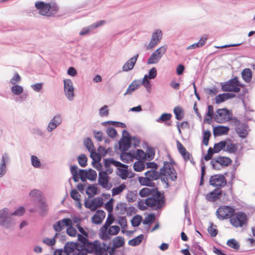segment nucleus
Here are the masks:
<instances>
[{
    "mask_svg": "<svg viewBox=\"0 0 255 255\" xmlns=\"http://www.w3.org/2000/svg\"><path fill=\"white\" fill-rule=\"evenodd\" d=\"M172 161H164L163 167L159 172L156 170L150 169L145 173V176H147L152 181L157 180L161 175L165 182L169 180L175 181L177 179V173L173 166Z\"/></svg>",
    "mask_w": 255,
    "mask_h": 255,
    "instance_id": "f257e3e1",
    "label": "nucleus"
},
{
    "mask_svg": "<svg viewBox=\"0 0 255 255\" xmlns=\"http://www.w3.org/2000/svg\"><path fill=\"white\" fill-rule=\"evenodd\" d=\"M21 81V77L15 72L9 81V89L12 94L16 96L14 100L16 103H22L25 101L28 95L24 93V87L18 84Z\"/></svg>",
    "mask_w": 255,
    "mask_h": 255,
    "instance_id": "f03ea898",
    "label": "nucleus"
},
{
    "mask_svg": "<svg viewBox=\"0 0 255 255\" xmlns=\"http://www.w3.org/2000/svg\"><path fill=\"white\" fill-rule=\"evenodd\" d=\"M87 252L93 253L95 255H105L107 253L106 244L101 243L99 241L90 242L89 241L83 245Z\"/></svg>",
    "mask_w": 255,
    "mask_h": 255,
    "instance_id": "7ed1b4c3",
    "label": "nucleus"
},
{
    "mask_svg": "<svg viewBox=\"0 0 255 255\" xmlns=\"http://www.w3.org/2000/svg\"><path fill=\"white\" fill-rule=\"evenodd\" d=\"M36 8L39 10V13L42 15L51 16L56 13L58 7L55 5H50L42 1H37L35 3Z\"/></svg>",
    "mask_w": 255,
    "mask_h": 255,
    "instance_id": "20e7f679",
    "label": "nucleus"
},
{
    "mask_svg": "<svg viewBox=\"0 0 255 255\" xmlns=\"http://www.w3.org/2000/svg\"><path fill=\"white\" fill-rule=\"evenodd\" d=\"M144 156L145 152L141 149L132 150L129 152H123L121 159L124 162L128 163L134 159L141 160Z\"/></svg>",
    "mask_w": 255,
    "mask_h": 255,
    "instance_id": "39448f33",
    "label": "nucleus"
},
{
    "mask_svg": "<svg viewBox=\"0 0 255 255\" xmlns=\"http://www.w3.org/2000/svg\"><path fill=\"white\" fill-rule=\"evenodd\" d=\"M167 50V46L162 45L154 50L147 60L146 63L148 65H153L159 62L163 56L165 54Z\"/></svg>",
    "mask_w": 255,
    "mask_h": 255,
    "instance_id": "423d86ee",
    "label": "nucleus"
},
{
    "mask_svg": "<svg viewBox=\"0 0 255 255\" xmlns=\"http://www.w3.org/2000/svg\"><path fill=\"white\" fill-rule=\"evenodd\" d=\"M14 225L12 212L8 208L0 210V225L6 229H10Z\"/></svg>",
    "mask_w": 255,
    "mask_h": 255,
    "instance_id": "0eeeda50",
    "label": "nucleus"
},
{
    "mask_svg": "<svg viewBox=\"0 0 255 255\" xmlns=\"http://www.w3.org/2000/svg\"><path fill=\"white\" fill-rule=\"evenodd\" d=\"M221 89L223 91L234 92L238 93L240 91L241 88L243 87V84L239 81L238 78L235 77L227 82L221 83Z\"/></svg>",
    "mask_w": 255,
    "mask_h": 255,
    "instance_id": "6e6552de",
    "label": "nucleus"
},
{
    "mask_svg": "<svg viewBox=\"0 0 255 255\" xmlns=\"http://www.w3.org/2000/svg\"><path fill=\"white\" fill-rule=\"evenodd\" d=\"M162 30L160 28L154 29L151 33L149 43L145 45L146 50H149L155 47L161 41L163 37Z\"/></svg>",
    "mask_w": 255,
    "mask_h": 255,
    "instance_id": "1a4fd4ad",
    "label": "nucleus"
},
{
    "mask_svg": "<svg viewBox=\"0 0 255 255\" xmlns=\"http://www.w3.org/2000/svg\"><path fill=\"white\" fill-rule=\"evenodd\" d=\"M247 215L242 212L234 213L231 217L230 222L231 224L235 228L242 227L247 223Z\"/></svg>",
    "mask_w": 255,
    "mask_h": 255,
    "instance_id": "9d476101",
    "label": "nucleus"
},
{
    "mask_svg": "<svg viewBox=\"0 0 255 255\" xmlns=\"http://www.w3.org/2000/svg\"><path fill=\"white\" fill-rule=\"evenodd\" d=\"M113 164L114 166L118 167L117 174L123 179H126L128 177L129 173L128 172V166L117 161L113 158H110L106 161V165Z\"/></svg>",
    "mask_w": 255,
    "mask_h": 255,
    "instance_id": "9b49d317",
    "label": "nucleus"
},
{
    "mask_svg": "<svg viewBox=\"0 0 255 255\" xmlns=\"http://www.w3.org/2000/svg\"><path fill=\"white\" fill-rule=\"evenodd\" d=\"M232 124L235 126V130L239 137L245 138L248 136L250 129L247 124L241 123L236 118L233 119Z\"/></svg>",
    "mask_w": 255,
    "mask_h": 255,
    "instance_id": "f8f14e48",
    "label": "nucleus"
},
{
    "mask_svg": "<svg viewBox=\"0 0 255 255\" xmlns=\"http://www.w3.org/2000/svg\"><path fill=\"white\" fill-rule=\"evenodd\" d=\"M75 88L72 81L70 79L63 80V91L67 100L72 102L75 98Z\"/></svg>",
    "mask_w": 255,
    "mask_h": 255,
    "instance_id": "ddd939ff",
    "label": "nucleus"
},
{
    "mask_svg": "<svg viewBox=\"0 0 255 255\" xmlns=\"http://www.w3.org/2000/svg\"><path fill=\"white\" fill-rule=\"evenodd\" d=\"M235 212L234 207L221 206L216 211V216L220 220H225L231 218Z\"/></svg>",
    "mask_w": 255,
    "mask_h": 255,
    "instance_id": "4468645a",
    "label": "nucleus"
},
{
    "mask_svg": "<svg viewBox=\"0 0 255 255\" xmlns=\"http://www.w3.org/2000/svg\"><path fill=\"white\" fill-rule=\"evenodd\" d=\"M214 118L217 123H225L231 119L232 115L226 108L219 109L216 112Z\"/></svg>",
    "mask_w": 255,
    "mask_h": 255,
    "instance_id": "2eb2a0df",
    "label": "nucleus"
},
{
    "mask_svg": "<svg viewBox=\"0 0 255 255\" xmlns=\"http://www.w3.org/2000/svg\"><path fill=\"white\" fill-rule=\"evenodd\" d=\"M64 250L69 255H80L84 251L82 250V246L74 242H70L66 244Z\"/></svg>",
    "mask_w": 255,
    "mask_h": 255,
    "instance_id": "dca6fc26",
    "label": "nucleus"
},
{
    "mask_svg": "<svg viewBox=\"0 0 255 255\" xmlns=\"http://www.w3.org/2000/svg\"><path fill=\"white\" fill-rule=\"evenodd\" d=\"M147 202L148 204V207H151L154 209H159L164 205V198L158 192L155 197L148 198L147 199Z\"/></svg>",
    "mask_w": 255,
    "mask_h": 255,
    "instance_id": "f3484780",
    "label": "nucleus"
},
{
    "mask_svg": "<svg viewBox=\"0 0 255 255\" xmlns=\"http://www.w3.org/2000/svg\"><path fill=\"white\" fill-rule=\"evenodd\" d=\"M10 163L9 154L7 153L2 154L0 159V178L3 177L6 174Z\"/></svg>",
    "mask_w": 255,
    "mask_h": 255,
    "instance_id": "a211bd4d",
    "label": "nucleus"
},
{
    "mask_svg": "<svg viewBox=\"0 0 255 255\" xmlns=\"http://www.w3.org/2000/svg\"><path fill=\"white\" fill-rule=\"evenodd\" d=\"M114 221V219L113 216L111 214H109L106 223L100 230V237L102 240L107 241L110 239V237H108L106 232V230H108V228L113 223Z\"/></svg>",
    "mask_w": 255,
    "mask_h": 255,
    "instance_id": "6ab92c4d",
    "label": "nucleus"
},
{
    "mask_svg": "<svg viewBox=\"0 0 255 255\" xmlns=\"http://www.w3.org/2000/svg\"><path fill=\"white\" fill-rule=\"evenodd\" d=\"M210 184L215 187H222L226 185V179L222 174H216L212 176L209 180Z\"/></svg>",
    "mask_w": 255,
    "mask_h": 255,
    "instance_id": "aec40b11",
    "label": "nucleus"
},
{
    "mask_svg": "<svg viewBox=\"0 0 255 255\" xmlns=\"http://www.w3.org/2000/svg\"><path fill=\"white\" fill-rule=\"evenodd\" d=\"M103 204V199L100 197L86 200L84 202L85 207L93 211H95L98 208L101 207Z\"/></svg>",
    "mask_w": 255,
    "mask_h": 255,
    "instance_id": "412c9836",
    "label": "nucleus"
},
{
    "mask_svg": "<svg viewBox=\"0 0 255 255\" xmlns=\"http://www.w3.org/2000/svg\"><path fill=\"white\" fill-rule=\"evenodd\" d=\"M106 23V21L104 20L96 21L91 25L82 28L79 32V35L81 36L87 35L95 29L103 26Z\"/></svg>",
    "mask_w": 255,
    "mask_h": 255,
    "instance_id": "4be33fe9",
    "label": "nucleus"
},
{
    "mask_svg": "<svg viewBox=\"0 0 255 255\" xmlns=\"http://www.w3.org/2000/svg\"><path fill=\"white\" fill-rule=\"evenodd\" d=\"M79 176L82 181H85L86 179L94 181L97 178V174L96 171L92 169L88 170L81 169L79 171Z\"/></svg>",
    "mask_w": 255,
    "mask_h": 255,
    "instance_id": "5701e85b",
    "label": "nucleus"
},
{
    "mask_svg": "<svg viewBox=\"0 0 255 255\" xmlns=\"http://www.w3.org/2000/svg\"><path fill=\"white\" fill-rule=\"evenodd\" d=\"M29 197L30 200L34 204L45 198L42 191L37 189L31 190L29 193Z\"/></svg>",
    "mask_w": 255,
    "mask_h": 255,
    "instance_id": "b1692460",
    "label": "nucleus"
},
{
    "mask_svg": "<svg viewBox=\"0 0 255 255\" xmlns=\"http://www.w3.org/2000/svg\"><path fill=\"white\" fill-rule=\"evenodd\" d=\"M232 162L230 158L226 157H220L216 160H213L211 161V163L214 169H219L218 165L221 166H227L229 165Z\"/></svg>",
    "mask_w": 255,
    "mask_h": 255,
    "instance_id": "393cba45",
    "label": "nucleus"
},
{
    "mask_svg": "<svg viewBox=\"0 0 255 255\" xmlns=\"http://www.w3.org/2000/svg\"><path fill=\"white\" fill-rule=\"evenodd\" d=\"M98 183L102 187L106 189L111 188L109 184V177L106 171H100L99 173Z\"/></svg>",
    "mask_w": 255,
    "mask_h": 255,
    "instance_id": "a878e982",
    "label": "nucleus"
},
{
    "mask_svg": "<svg viewBox=\"0 0 255 255\" xmlns=\"http://www.w3.org/2000/svg\"><path fill=\"white\" fill-rule=\"evenodd\" d=\"M76 227L78 230L80 234H78V240L83 245L84 244L86 243L88 240V237L89 236L88 232L87 231L86 229H84L80 225H75Z\"/></svg>",
    "mask_w": 255,
    "mask_h": 255,
    "instance_id": "bb28decb",
    "label": "nucleus"
},
{
    "mask_svg": "<svg viewBox=\"0 0 255 255\" xmlns=\"http://www.w3.org/2000/svg\"><path fill=\"white\" fill-rule=\"evenodd\" d=\"M222 191L220 189H215L210 193L205 195V199L209 202H214L220 199Z\"/></svg>",
    "mask_w": 255,
    "mask_h": 255,
    "instance_id": "cd10ccee",
    "label": "nucleus"
},
{
    "mask_svg": "<svg viewBox=\"0 0 255 255\" xmlns=\"http://www.w3.org/2000/svg\"><path fill=\"white\" fill-rule=\"evenodd\" d=\"M225 151L230 153H234L237 151L238 145V143H234L233 141L229 138L225 140Z\"/></svg>",
    "mask_w": 255,
    "mask_h": 255,
    "instance_id": "c85d7f7f",
    "label": "nucleus"
},
{
    "mask_svg": "<svg viewBox=\"0 0 255 255\" xmlns=\"http://www.w3.org/2000/svg\"><path fill=\"white\" fill-rule=\"evenodd\" d=\"M138 57V54H136L128 60L123 66V71L124 72H128L132 70L135 64Z\"/></svg>",
    "mask_w": 255,
    "mask_h": 255,
    "instance_id": "c756f323",
    "label": "nucleus"
},
{
    "mask_svg": "<svg viewBox=\"0 0 255 255\" xmlns=\"http://www.w3.org/2000/svg\"><path fill=\"white\" fill-rule=\"evenodd\" d=\"M70 219L64 218L55 223L53 226V228L56 232H60L64 227H67V226L70 225Z\"/></svg>",
    "mask_w": 255,
    "mask_h": 255,
    "instance_id": "7c9ffc66",
    "label": "nucleus"
},
{
    "mask_svg": "<svg viewBox=\"0 0 255 255\" xmlns=\"http://www.w3.org/2000/svg\"><path fill=\"white\" fill-rule=\"evenodd\" d=\"M36 204L37 205L34 208H30L29 209V211L30 212H34L37 209H39L40 210V214H42L47 211L48 208V205L46 202L45 198L39 201Z\"/></svg>",
    "mask_w": 255,
    "mask_h": 255,
    "instance_id": "2f4dec72",
    "label": "nucleus"
},
{
    "mask_svg": "<svg viewBox=\"0 0 255 255\" xmlns=\"http://www.w3.org/2000/svg\"><path fill=\"white\" fill-rule=\"evenodd\" d=\"M230 128L229 127L218 126L214 128L213 134L215 136L227 135L229 133Z\"/></svg>",
    "mask_w": 255,
    "mask_h": 255,
    "instance_id": "473e14b6",
    "label": "nucleus"
},
{
    "mask_svg": "<svg viewBox=\"0 0 255 255\" xmlns=\"http://www.w3.org/2000/svg\"><path fill=\"white\" fill-rule=\"evenodd\" d=\"M235 94L229 93H225L219 94L215 97V103L217 104H219L229 99H232L235 97Z\"/></svg>",
    "mask_w": 255,
    "mask_h": 255,
    "instance_id": "72a5a7b5",
    "label": "nucleus"
},
{
    "mask_svg": "<svg viewBox=\"0 0 255 255\" xmlns=\"http://www.w3.org/2000/svg\"><path fill=\"white\" fill-rule=\"evenodd\" d=\"M140 86L141 81L140 80H133L128 86L126 93L124 94V95L131 94Z\"/></svg>",
    "mask_w": 255,
    "mask_h": 255,
    "instance_id": "f704fd0d",
    "label": "nucleus"
},
{
    "mask_svg": "<svg viewBox=\"0 0 255 255\" xmlns=\"http://www.w3.org/2000/svg\"><path fill=\"white\" fill-rule=\"evenodd\" d=\"M105 216L106 213L104 211L102 210H98L92 217L93 223L95 224H100L105 218Z\"/></svg>",
    "mask_w": 255,
    "mask_h": 255,
    "instance_id": "c9c22d12",
    "label": "nucleus"
},
{
    "mask_svg": "<svg viewBox=\"0 0 255 255\" xmlns=\"http://www.w3.org/2000/svg\"><path fill=\"white\" fill-rule=\"evenodd\" d=\"M63 121L64 119L62 114L61 113H56L50 120L49 122L57 127H58L63 123Z\"/></svg>",
    "mask_w": 255,
    "mask_h": 255,
    "instance_id": "e433bc0d",
    "label": "nucleus"
},
{
    "mask_svg": "<svg viewBox=\"0 0 255 255\" xmlns=\"http://www.w3.org/2000/svg\"><path fill=\"white\" fill-rule=\"evenodd\" d=\"M208 38L206 36L202 37L199 40L198 42L194 43L186 47L187 50H190L192 49H196L197 48H200L203 46L207 40Z\"/></svg>",
    "mask_w": 255,
    "mask_h": 255,
    "instance_id": "4c0bfd02",
    "label": "nucleus"
},
{
    "mask_svg": "<svg viewBox=\"0 0 255 255\" xmlns=\"http://www.w3.org/2000/svg\"><path fill=\"white\" fill-rule=\"evenodd\" d=\"M242 77L246 83H250L252 79V71L250 68L244 69L241 73Z\"/></svg>",
    "mask_w": 255,
    "mask_h": 255,
    "instance_id": "58836bf2",
    "label": "nucleus"
},
{
    "mask_svg": "<svg viewBox=\"0 0 255 255\" xmlns=\"http://www.w3.org/2000/svg\"><path fill=\"white\" fill-rule=\"evenodd\" d=\"M177 146L179 153L181 154L185 160H187L190 158V154L186 151L185 148L179 141H177Z\"/></svg>",
    "mask_w": 255,
    "mask_h": 255,
    "instance_id": "ea45409f",
    "label": "nucleus"
},
{
    "mask_svg": "<svg viewBox=\"0 0 255 255\" xmlns=\"http://www.w3.org/2000/svg\"><path fill=\"white\" fill-rule=\"evenodd\" d=\"M130 143L131 142L129 138L127 137L123 138L119 141L120 149L122 151L127 150L130 146Z\"/></svg>",
    "mask_w": 255,
    "mask_h": 255,
    "instance_id": "a19ab883",
    "label": "nucleus"
},
{
    "mask_svg": "<svg viewBox=\"0 0 255 255\" xmlns=\"http://www.w3.org/2000/svg\"><path fill=\"white\" fill-rule=\"evenodd\" d=\"M30 161L32 166L35 168H40L42 164L40 159L36 155L30 156Z\"/></svg>",
    "mask_w": 255,
    "mask_h": 255,
    "instance_id": "79ce46f5",
    "label": "nucleus"
},
{
    "mask_svg": "<svg viewBox=\"0 0 255 255\" xmlns=\"http://www.w3.org/2000/svg\"><path fill=\"white\" fill-rule=\"evenodd\" d=\"M120 231V228L118 226H110L106 230V234L108 237L117 235Z\"/></svg>",
    "mask_w": 255,
    "mask_h": 255,
    "instance_id": "37998d69",
    "label": "nucleus"
},
{
    "mask_svg": "<svg viewBox=\"0 0 255 255\" xmlns=\"http://www.w3.org/2000/svg\"><path fill=\"white\" fill-rule=\"evenodd\" d=\"M80 170V169H79L77 166L75 165L71 166V172L72 175L73 180L75 182H78L79 178H80L79 176Z\"/></svg>",
    "mask_w": 255,
    "mask_h": 255,
    "instance_id": "c03bdc74",
    "label": "nucleus"
},
{
    "mask_svg": "<svg viewBox=\"0 0 255 255\" xmlns=\"http://www.w3.org/2000/svg\"><path fill=\"white\" fill-rule=\"evenodd\" d=\"M125 244L124 239L120 236L115 237L113 240V247L115 248L122 247Z\"/></svg>",
    "mask_w": 255,
    "mask_h": 255,
    "instance_id": "a18cd8bd",
    "label": "nucleus"
},
{
    "mask_svg": "<svg viewBox=\"0 0 255 255\" xmlns=\"http://www.w3.org/2000/svg\"><path fill=\"white\" fill-rule=\"evenodd\" d=\"M175 118L178 120H181L184 117L183 109L179 106L175 107L173 110Z\"/></svg>",
    "mask_w": 255,
    "mask_h": 255,
    "instance_id": "49530a36",
    "label": "nucleus"
},
{
    "mask_svg": "<svg viewBox=\"0 0 255 255\" xmlns=\"http://www.w3.org/2000/svg\"><path fill=\"white\" fill-rule=\"evenodd\" d=\"M138 181L142 185L152 186L154 184L153 182L147 176L139 177L138 178Z\"/></svg>",
    "mask_w": 255,
    "mask_h": 255,
    "instance_id": "de8ad7c7",
    "label": "nucleus"
},
{
    "mask_svg": "<svg viewBox=\"0 0 255 255\" xmlns=\"http://www.w3.org/2000/svg\"><path fill=\"white\" fill-rule=\"evenodd\" d=\"M86 193L89 197H93L97 193V188L95 185H90L87 188Z\"/></svg>",
    "mask_w": 255,
    "mask_h": 255,
    "instance_id": "09e8293b",
    "label": "nucleus"
},
{
    "mask_svg": "<svg viewBox=\"0 0 255 255\" xmlns=\"http://www.w3.org/2000/svg\"><path fill=\"white\" fill-rule=\"evenodd\" d=\"M142 85L144 87L148 93H150L151 92V85L149 79L147 78L146 76H144L141 81V85Z\"/></svg>",
    "mask_w": 255,
    "mask_h": 255,
    "instance_id": "8fccbe9b",
    "label": "nucleus"
},
{
    "mask_svg": "<svg viewBox=\"0 0 255 255\" xmlns=\"http://www.w3.org/2000/svg\"><path fill=\"white\" fill-rule=\"evenodd\" d=\"M143 235H140L135 238L128 241V245L131 246H135L139 245L143 239Z\"/></svg>",
    "mask_w": 255,
    "mask_h": 255,
    "instance_id": "3c124183",
    "label": "nucleus"
},
{
    "mask_svg": "<svg viewBox=\"0 0 255 255\" xmlns=\"http://www.w3.org/2000/svg\"><path fill=\"white\" fill-rule=\"evenodd\" d=\"M227 245L235 250H238L240 247V244L234 239L228 240Z\"/></svg>",
    "mask_w": 255,
    "mask_h": 255,
    "instance_id": "603ef678",
    "label": "nucleus"
},
{
    "mask_svg": "<svg viewBox=\"0 0 255 255\" xmlns=\"http://www.w3.org/2000/svg\"><path fill=\"white\" fill-rule=\"evenodd\" d=\"M67 227L66 233L68 236L72 237H78L77 231L74 226L71 225V224L70 225L67 226Z\"/></svg>",
    "mask_w": 255,
    "mask_h": 255,
    "instance_id": "864d4df0",
    "label": "nucleus"
},
{
    "mask_svg": "<svg viewBox=\"0 0 255 255\" xmlns=\"http://www.w3.org/2000/svg\"><path fill=\"white\" fill-rule=\"evenodd\" d=\"M154 154V149L152 147H148L146 151V153H145V156L141 159L147 158L148 160H151L153 158Z\"/></svg>",
    "mask_w": 255,
    "mask_h": 255,
    "instance_id": "5fc2aeb1",
    "label": "nucleus"
},
{
    "mask_svg": "<svg viewBox=\"0 0 255 255\" xmlns=\"http://www.w3.org/2000/svg\"><path fill=\"white\" fill-rule=\"evenodd\" d=\"M225 140L221 141L220 142L215 143L213 148L215 153H218L221 150L223 149L225 151Z\"/></svg>",
    "mask_w": 255,
    "mask_h": 255,
    "instance_id": "6e6d98bb",
    "label": "nucleus"
},
{
    "mask_svg": "<svg viewBox=\"0 0 255 255\" xmlns=\"http://www.w3.org/2000/svg\"><path fill=\"white\" fill-rule=\"evenodd\" d=\"M58 233H56L54 237L52 238H45L43 240L42 242L48 246H53L56 243V238L58 236Z\"/></svg>",
    "mask_w": 255,
    "mask_h": 255,
    "instance_id": "4d7b16f0",
    "label": "nucleus"
},
{
    "mask_svg": "<svg viewBox=\"0 0 255 255\" xmlns=\"http://www.w3.org/2000/svg\"><path fill=\"white\" fill-rule=\"evenodd\" d=\"M126 186L124 184H122L118 187H114L112 190L113 196H115L120 194L125 189Z\"/></svg>",
    "mask_w": 255,
    "mask_h": 255,
    "instance_id": "13d9d810",
    "label": "nucleus"
},
{
    "mask_svg": "<svg viewBox=\"0 0 255 255\" xmlns=\"http://www.w3.org/2000/svg\"><path fill=\"white\" fill-rule=\"evenodd\" d=\"M139 161L135 162L133 164V169L136 172H141L145 168L144 163L138 160Z\"/></svg>",
    "mask_w": 255,
    "mask_h": 255,
    "instance_id": "bf43d9fd",
    "label": "nucleus"
},
{
    "mask_svg": "<svg viewBox=\"0 0 255 255\" xmlns=\"http://www.w3.org/2000/svg\"><path fill=\"white\" fill-rule=\"evenodd\" d=\"M214 115V109L212 105H209L208 106V111L207 113V116L208 118L205 119V121L209 124H210L212 121L213 116Z\"/></svg>",
    "mask_w": 255,
    "mask_h": 255,
    "instance_id": "052dcab7",
    "label": "nucleus"
},
{
    "mask_svg": "<svg viewBox=\"0 0 255 255\" xmlns=\"http://www.w3.org/2000/svg\"><path fill=\"white\" fill-rule=\"evenodd\" d=\"M157 70L155 67L151 68L149 71L148 74H146L147 78L148 79H154L157 76Z\"/></svg>",
    "mask_w": 255,
    "mask_h": 255,
    "instance_id": "680f3d73",
    "label": "nucleus"
},
{
    "mask_svg": "<svg viewBox=\"0 0 255 255\" xmlns=\"http://www.w3.org/2000/svg\"><path fill=\"white\" fill-rule=\"evenodd\" d=\"M78 161L81 166L85 167L87 164V158L85 154H81L78 157Z\"/></svg>",
    "mask_w": 255,
    "mask_h": 255,
    "instance_id": "e2e57ef3",
    "label": "nucleus"
},
{
    "mask_svg": "<svg viewBox=\"0 0 255 255\" xmlns=\"http://www.w3.org/2000/svg\"><path fill=\"white\" fill-rule=\"evenodd\" d=\"M171 116L170 114L164 113L158 119H156V121L158 123L167 121L171 119Z\"/></svg>",
    "mask_w": 255,
    "mask_h": 255,
    "instance_id": "0e129e2a",
    "label": "nucleus"
},
{
    "mask_svg": "<svg viewBox=\"0 0 255 255\" xmlns=\"http://www.w3.org/2000/svg\"><path fill=\"white\" fill-rule=\"evenodd\" d=\"M108 107L106 105L104 106L99 109V114L100 117H107L109 115Z\"/></svg>",
    "mask_w": 255,
    "mask_h": 255,
    "instance_id": "69168bd1",
    "label": "nucleus"
},
{
    "mask_svg": "<svg viewBox=\"0 0 255 255\" xmlns=\"http://www.w3.org/2000/svg\"><path fill=\"white\" fill-rule=\"evenodd\" d=\"M155 220V216L153 214H150L148 215L143 221V224H150L152 223Z\"/></svg>",
    "mask_w": 255,
    "mask_h": 255,
    "instance_id": "338daca9",
    "label": "nucleus"
},
{
    "mask_svg": "<svg viewBox=\"0 0 255 255\" xmlns=\"http://www.w3.org/2000/svg\"><path fill=\"white\" fill-rule=\"evenodd\" d=\"M141 222V217L140 216L136 215L134 216L131 221L132 225L133 227L138 226Z\"/></svg>",
    "mask_w": 255,
    "mask_h": 255,
    "instance_id": "774afa93",
    "label": "nucleus"
}]
</instances>
